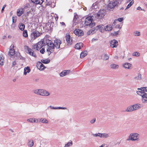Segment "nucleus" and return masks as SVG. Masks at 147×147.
I'll use <instances>...</instances> for the list:
<instances>
[{
    "label": "nucleus",
    "mask_w": 147,
    "mask_h": 147,
    "mask_svg": "<svg viewBox=\"0 0 147 147\" xmlns=\"http://www.w3.org/2000/svg\"><path fill=\"white\" fill-rule=\"evenodd\" d=\"M84 24L86 26H89V27L92 28L95 26V23L91 17H88L85 20Z\"/></svg>",
    "instance_id": "f257e3e1"
},
{
    "label": "nucleus",
    "mask_w": 147,
    "mask_h": 147,
    "mask_svg": "<svg viewBox=\"0 0 147 147\" xmlns=\"http://www.w3.org/2000/svg\"><path fill=\"white\" fill-rule=\"evenodd\" d=\"M121 1L115 0L114 1H111L108 4L107 9L109 10H113L115 6L121 3Z\"/></svg>",
    "instance_id": "f03ea898"
},
{
    "label": "nucleus",
    "mask_w": 147,
    "mask_h": 147,
    "mask_svg": "<svg viewBox=\"0 0 147 147\" xmlns=\"http://www.w3.org/2000/svg\"><path fill=\"white\" fill-rule=\"evenodd\" d=\"M40 35V32L36 30H33L32 31L31 38L32 40H34L38 37Z\"/></svg>",
    "instance_id": "7ed1b4c3"
},
{
    "label": "nucleus",
    "mask_w": 147,
    "mask_h": 147,
    "mask_svg": "<svg viewBox=\"0 0 147 147\" xmlns=\"http://www.w3.org/2000/svg\"><path fill=\"white\" fill-rule=\"evenodd\" d=\"M106 13V12L105 10H100L97 14L98 18L99 19H102L104 17Z\"/></svg>",
    "instance_id": "20e7f679"
},
{
    "label": "nucleus",
    "mask_w": 147,
    "mask_h": 147,
    "mask_svg": "<svg viewBox=\"0 0 147 147\" xmlns=\"http://www.w3.org/2000/svg\"><path fill=\"white\" fill-rule=\"evenodd\" d=\"M109 43L110 47L112 48H116L118 45V41L115 39L110 40Z\"/></svg>",
    "instance_id": "39448f33"
},
{
    "label": "nucleus",
    "mask_w": 147,
    "mask_h": 147,
    "mask_svg": "<svg viewBox=\"0 0 147 147\" xmlns=\"http://www.w3.org/2000/svg\"><path fill=\"white\" fill-rule=\"evenodd\" d=\"M139 136L140 135L137 133H131L130 134V137H131L133 138V141L139 140Z\"/></svg>",
    "instance_id": "423d86ee"
},
{
    "label": "nucleus",
    "mask_w": 147,
    "mask_h": 147,
    "mask_svg": "<svg viewBox=\"0 0 147 147\" xmlns=\"http://www.w3.org/2000/svg\"><path fill=\"white\" fill-rule=\"evenodd\" d=\"M54 47H56L57 49H59L60 48V45L61 43V41L59 39H56L54 41Z\"/></svg>",
    "instance_id": "0eeeda50"
},
{
    "label": "nucleus",
    "mask_w": 147,
    "mask_h": 147,
    "mask_svg": "<svg viewBox=\"0 0 147 147\" xmlns=\"http://www.w3.org/2000/svg\"><path fill=\"white\" fill-rule=\"evenodd\" d=\"M74 33L78 36H82L84 34L82 30L79 29H75L74 31Z\"/></svg>",
    "instance_id": "6e6552de"
},
{
    "label": "nucleus",
    "mask_w": 147,
    "mask_h": 147,
    "mask_svg": "<svg viewBox=\"0 0 147 147\" xmlns=\"http://www.w3.org/2000/svg\"><path fill=\"white\" fill-rule=\"evenodd\" d=\"M27 52L30 55L35 57H36V56L35 53H34V51L30 48L28 46L27 47Z\"/></svg>",
    "instance_id": "1a4fd4ad"
},
{
    "label": "nucleus",
    "mask_w": 147,
    "mask_h": 147,
    "mask_svg": "<svg viewBox=\"0 0 147 147\" xmlns=\"http://www.w3.org/2000/svg\"><path fill=\"white\" fill-rule=\"evenodd\" d=\"M65 38L67 45L68 46L71 45L72 43V40L71 38L70 35H66Z\"/></svg>",
    "instance_id": "9d476101"
},
{
    "label": "nucleus",
    "mask_w": 147,
    "mask_h": 147,
    "mask_svg": "<svg viewBox=\"0 0 147 147\" xmlns=\"http://www.w3.org/2000/svg\"><path fill=\"white\" fill-rule=\"evenodd\" d=\"M36 67L38 69L41 70H43L46 68L45 65L40 61L37 62Z\"/></svg>",
    "instance_id": "9b49d317"
},
{
    "label": "nucleus",
    "mask_w": 147,
    "mask_h": 147,
    "mask_svg": "<svg viewBox=\"0 0 147 147\" xmlns=\"http://www.w3.org/2000/svg\"><path fill=\"white\" fill-rule=\"evenodd\" d=\"M71 73V71L69 70H66L63 71L60 73L59 75L61 77H63Z\"/></svg>",
    "instance_id": "f8f14e48"
},
{
    "label": "nucleus",
    "mask_w": 147,
    "mask_h": 147,
    "mask_svg": "<svg viewBox=\"0 0 147 147\" xmlns=\"http://www.w3.org/2000/svg\"><path fill=\"white\" fill-rule=\"evenodd\" d=\"M24 8L23 7L18 9L17 12V16L19 17L20 16L24 13Z\"/></svg>",
    "instance_id": "ddd939ff"
},
{
    "label": "nucleus",
    "mask_w": 147,
    "mask_h": 147,
    "mask_svg": "<svg viewBox=\"0 0 147 147\" xmlns=\"http://www.w3.org/2000/svg\"><path fill=\"white\" fill-rule=\"evenodd\" d=\"M40 93V95L43 96H47L50 95V93L48 91L43 89H41Z\"/></svg>",
    "instance_id": "4468645a"
},
{
    "label": "nucleus",
    "mask_w": 147,
    "mask_h": 147,
    "mask_svg": "<svg viewBox=\"0 0 147 147\" xmlns=\"http://www.w3.org/2000/svg\"><path fill=\"white\" fill-rule=\"evenodd\" d=\"M123 67L127 69H131L132 68V65L129 63H124L123 65Z\"/></svg>",
    "instance_id": "2eb2a0df"
},
{
    "label": "nucleus",
    "mask_w": 147,
    "mask_h": 147,
    "mask_svg": "<svg viewBox=\"0 0 147 147\" xmlns=\"http://www.w3.org/2000/svg\"><path fill=\"white\" fill-rule=\"evenodd\" d=\"M141 96L142 102L144 103H146L147 102V94L145 92Z\"/></svg>",
    "instance_id": "dca6fc26"
},
{
    "label": "nucleus",
    "mask_w": 147,
    "mask_h": 147,
    "mask_svg": "<svg viewBox=\"0 0 147 147\" xmlns=\"http://www.w3.org/2000/svg\"><path fill=\"white\" fill-rule=\"evenodd\" d=\"M45 41L44 40H42V41L41 40V41L38 42L37 43V45L38 47V49L37 50H38L40 49L45 44L44 43Z\"/></svg>",
    "instance_id": "f3484780"
},
{
    "label": "nucleus",
    "mask_w": 147,
    "mask_h": 147,
    "mask_svg": "<svg viewBox=\"0 0 147 147\" xmlns=\"http://www.w3.org/2000/svg\"><path fill=\"white\" fill-rule=\"evenodd\" d=\"M98 27V30L101 32H103L105 30V26L104 25L101 24L97 26Z\"/></svg>",
    "instance_id": "a211bd4d"
},
{
    "label": "nucleus",
    "mask_w": 147,
    "mask_h": 147,
    "mask_svg": "<svg viewBox=\"0 0 147 147\" xmlns=\"http://www.w3.org/2000/svg\"><path fill=\"white\" fill-rule=\"evenodd\" d=\"M11 49H10L8 53V55L10 56H13L15 54V51L14 49V46H13Z\"/></svg>",
    "instance_id": "6ab92c4d"
},
{
    "label": "nucleus",
    "mask_w": 147,
    "mask_h": 147,
    "mask_svg": "<svg viewBox=\"0 0 147 147\" xmlns=\"http://www.w3.org/2000/svg\"><path fill=\"white\" fill-rule=\"evenodd\" d=\"M31 1L36 4L41 5L43 2V0H31Z\"/></svg>",
    "instance_id": "aec40b11"
},
{
    "label": "nucleus",
    "mask_w": 147,
    "mask_h": 147,
    "mask_svg": "<svg viewBox=\"0 0 147 147\" xmlns=\"http://www.w3.org/2000/svg\"><path fill=\"white\" fill-rule=\"evenodd\" d=\"M83 47V44L82 43H77L75 45V48L77 49H80Z\"/></svg>",
    "instance_id": "412c9836"
},
{
    "label": "nucleus",
    "mask_w": 147,
    "mask_h": 147,
    "mask_svg": "<svg viewBox=\"0 0 147 147\" xmlns=\"http://www.w3.org/2000/svg\"><path fill=\"white\" fill-rule=\"evenodd\" d=\"M133 107L134 111L136 110L141 107V104H136L132 105Z\"/></svg>",
    "instance_id": "4be33fe9"
},
{
    "label": "nucleus",
    "mask_w": 147,
    "mask_h": 147,
    "mask_svg": "<svg viewBox=\"0 0 147 147\" xmlns=\"http://www.w3.org/2000/svg\"><path fill=\"white\" fill-rule=\"evenodd\" d=\"M24 75H26L27 73H29L30 72L31 70L29 67L27 66L24 68Z\"/></svg>",
    "instance_id": "5701e85b"
},
{
    "label": "nucleus",
    "mask_w": 147,
    "mask_h": 147,
    "mask_svg": "<svg viewBox=\"0 0 147 147\" xmlns=\"http://www.w3.org/2000/svg\"><path fill=\"white\" fill-rule=\"evenodd\" d=\"M112 25H108L105 27V30L106 31H110L113 29Z\"/></svg>",
    "instance_id": "b1692460"
},
{
    "label": "nucleus",
    "mask_w": 147,
    "mask_h": 147,
    "mask_svg": "<svg viewBox=\"0 0 147 147\" xmlns=\"http://www.w3.org/2000/svg\"><path fill=\"white\" fill-rule=\"evenodd\" d=\"M133 109V107L132 105H131L127 107L125 111L127 112H132L134 111V109Z\"/></svg>",
    "instance_id": "393cba45"
},
{
    "label": "nucleus",
    "mask_w": 147,
    "mask_h": 147,
    "mask_svg": "<svg viewBox=\"0 0 147 147\" xmlns=\"http://www.w3.org/2000/svg\"><path fill=\"white\" fill-rule=\"evenodd\" d=\"M28 145L29 146L32 147L33 146L34 144V142L33 140L30 139L28 140Z\"/></svg>",
    "instance_id": "a878e982"
},
{
    "label": "nucleus",
    "mask_w": 147,
    "mask_h": 147,
    "mask_svg": "<svg viewBox=\"0 0 147 147\" xmlns=\"http://www.w3.org/2000/svg\"><path fill=\"white\" fill-rule=\"evenodd\" d=\"M87 54V51H85L82 52L80 54V57L81 58H83L86 56Z\"/></svg>",
    "instance_id": "bb28decb"
},
{
    "label": "nucleus",
    "mask_w": 147,
    "mask_h": 147,
    "mask_svg": "<svg viewBox=\"0 0 147 147\" xmlns=\"http://www.w3.org/2000/svg\"><path fill=\"white\" fill-rule=\"evenodd\" d=\"M41 89H37L34 91V92L35 94L37 95H40V92Z\"/></svg>",
    "instance_id": "cd10ccee"
},
{
    "label": "nucleus",
    "mask_w": 147,
    "mask_h": 147,
    "mask_svg": "<svg viewBox=\"0 0 147 147\" xmlns=\"http://www.w3.org/2000/svg\"><path fill=\"white\" fill-rule=\"evenodd\" d=\"M73 142L71 140H70L67 144H66L64 147H68L72 145Z\"/></svg>",
    "instance_id": "c85d7f7f"
},
{
    "label": "nucleus",
    "mask_w": 147,
    "mask_h": 147,
    "mask_svg": "<svg viewBox=\"0 0 147 147\" xmlns=\"http://www.w3.org/2000/svg\"><path fill=\"white\" fill-rule=\"evenodd\" d=\"M19 27L20 29L22 31H23L25 28L24 25L22 23L20 24Z\"/></svg>",
    "instance_id": "c756f323"
},
{
    "label": "nucleus",
    "mask_w": 147,
    "mask_h": 147,
    "mask_svg": "<svg viewBox=\"0 0 147 147\" xmlns=\"http://www.w3.org/2000/svg\"><path fill=\"white\" fill-rule=\"evenodd\" d=\"M134 1L133 0H132L127 5L126 8L125 9V10H126V9H128L134 3Z\"/></svg>",
    "instance_id": "7c9ffc66"
},
{
    "label": "nucleus",
    "mask_w": 147,
    "mask_h": 147,
    "mask_svg": "<svg viewBox=\"0 0 147 147\" xmlns=\"http://www.w3.org/2000/svg\"><path fill=\"white\" fill-rule=\"evenodd\" d=\"M134 79L136 80H140L141 79V75L140 74H138V75L134 77Z\"/></svg>",
    "instance_id": "2f4dec72"
},
{
    "label": "nucleus",
    "mask_w": 147,
    "mask_h": 147,
    "mask_svg": "<svg viewBox=\"0 0 147 147\" xmlns=\"http://www.w3.org/2000/svg\"><path fill=\"white\" fill-rule=\"evenodd\" d=\"M110 67L112 69H116L118 68L119 66L118 65H116L115 64H112L110 65Z\"/></svg>",
    "instance_id": "473e14b6"
},
{
    "label": "nucleus",
    "mask_w": 147,
    "mask_h": 147,
    "mask_svg": "<svg viewBox=\"0 0 147 147\" xmlns=\"http://www.w3.org/2000/svg\"><path fill=\"white\" fill-rule=\"evenodd\" d=\"M42 62L45 64H48L49 63L50 61V60L49 59H42L41 60Z\"/></svg>",
    "instance_id": "72a5a7b5"
},
{
    "label": "nucleus",
    "mask_w": 147,
    "mask_h": 147,
    "mask_svg": "<svg viewBox=\"0 0 147 147\" xmlns=\"http://www.w3.org/2000/svg\"><path fill=\"white\" fill-rule=\"evenodd\" d=\"M138 90H140L141 91H143L144 92H147V87H141L140 88H138Z\"/></svg>",
    "instance_id": "f704fd0d"
},
{
    "label": "nucleus",
    "mask_w": 147,
    "mask_h": 147,
    "mask_svg": "<svg viewBox=\"0 0 147 147\" xmlns=\"http://www.w3.org/2000/svg\"><path fill=\"white\" fill-rule=\"evenodd\" d=\"M40 121L44 123H47L48 121L46 119L41 118L40 119Z\"/></svg>",
    "instance_id": "c9c22d12"
},
{
    "label": "nucleus",
    "mask_w": 147,
    "mask_h": 147,
    "mask_svg": "<svg viewBox=\"0 0 147 147\" xmlns=\"http://www.w3.org/2000/svg\"><path fill=\"white\" fill-rule=\"evenodd\" d=\"M137 94L139 95L142 96L143 94L145 92H144L143 91H138L136 92Z\"/></svg>",
    "instance_id": "e433bc0d"
},
{
    "label": "nucleus",
    "mask_w": 147,
    "mask_h": 147,
    "mask_svg": "<svg viewBox=\"0 0 147 147\" xmlns=\"http://www.w3.org/2000/svg\"><path fill=\"white\" fill-rule=\"evenodd\" d=\"M109 136V134L107 133H102V138H107Z\"/></svg>",
    "instance_id": "4c0bfd02"
},
{
    "label": "nucleus",
    "mask_w": 147,
    "mask_h": 147,
    "mask_svg": "<svg viewBox=\"0 0 147 147\" xmlns=\"http://www.w3.org/2000/svg\"><path fill=\"white\" fill-rule=\"evenodd\" d=\"M49 47H50L51 49H55L54 47V43L52 42L50 43H49V45H48Z\"/></svg>",
    "instance_id": "58836bf2"
},
{
    "label": "nucleus",
    "mask_w": 147,
    "mask_h": 147,
    "mask_svg": "<svg viewBox=\"0 0 147 147\" xmlns=\"http://www.w3.org/2000/svg\"><path fill=\"white\" fill-rule=\"evenodd\" d=\"M23 36L25 38L28 37L27 31L26 30H24L23 31Z\"/></svg>",
    "instance_id": "ea45409f"
},
{
    "label": "nucleus",
    "mask_w": 147,
    "mask_h": 147,
    "mask_svg": "<svg viewBox=\"0 0 147 147\" xmlns=\"http://www.w3.org/2000/svg\"><path fill=\"white\" fill-rule=\"evenodd\" d=\"M17 57L18 59H22L23 57L20 55V53H17L16 54Z\"/></svg>",
    "instance_id": "a19ab883"
},
{
    "label": "nucleus",
    "mask_w": 147,
    "mask_h": 147,
    "mask_svg": "<svg viewBox=\"0 0 147 147\" xmlns=\"http://www.w3.org/2000/svg\"><path fill=\"white\" fill-rule=\"evenodd\" d=\"M90 30L94 34L98 30V27L97 26L94 28H92Z\"/></svg>",
    "instance_id": "79ce46f5"
},
{
    "label": "nucleus",
    "mask_w": 147,
    "mask_h": 147,
    "mask_svg": "<svg viewBox=\"0 0 147 147\" xmlns=\"http://www.w3.org/2000/svg\"><path fill=\"white\" fill-rule=\"evenodd\" d=\"M133 56L138 57L140 55V53L138 52H135L133 53Z\"/></svg>",
    "instance_id": "37998d69"
},
{
    "label": "nucleus",
    "mask_w": 147,
    "mask_h": 147,
    "mask_svg": "<svg viewBox=\"0 0 147 147\" xmlns=\"http://www.w3.org/2000/svg\"><path fill=\"white\" fill-rule=\"evenodd\" d=\"M27 121L30 122H36V121L34 118H30L27 119Z\"/></svg>",
    "instance_id": "c03bdc74"
},
{
    "label": "nucleus",
    "mask_w": 147,
    "mask_h": 147,
    "mask_svg": "<svg viewBox=\"0 0 147 147\" xmlns=\"http://www.w3.org/2000/svg\"><path fill=\"white\" fill-rule=\"evenodd\" d=\"M17 16H13L12 17V22L13 23H15L16 22Z\"/></svg>",
    "instance_id": "a18cd8bd"
},
{
    "label": "nucleus",
    "mask_w": 147,
    "mask_h": 147,
    "mask_svg": "<svg viewBox=\"0 0 147 147\" xmlns=\"http://www.w3.org/2000/svg\"><path fill=\"white\" fill-rule=\"evenodd\" d=\"M109 56L107 54H105L104 55V58L103 59L105 61L108 59L109 58Z\"/></svg>",
    "instance_id": "49530a36"
},
{
    "label": "nucleus",
    "mask_w": 147,
    "mask_h": 147,
    "mask_svg": "<svg viewBox=\"0 0 147 147\" xmlns=\"http://www.w3.org/2000/svg\"><path fill=\"white\" fill-rule=\"evenodd\" d=\"M134 34L135 36H140V32L138 31H136Z\"/></svg>",
    "instance_id": "de8ad7c7"
},
{
    "label": "nucleus",
    "mask_w": 147,
    "mask_h": 147,
    "mask_svg": "<svg viewBox=\"0 0 147 147\" xmlns=\"http://www.w3.org/2000/svg\"><path fill=\"white\" fill-rule=\"evenodd\" d=\"M16 27V24L15 23H12L11 25V28L12 29H15Z\"/></svg>",
    "instance_id": "09e8293b"
},
{
    "label": "nucleus",
    "mask_w": 147,
    "mask_h": 147,
    "mask_svg": "<svg viewBox=\"0 0 147 147\" xmlns=\"http://www.w3.org/2000/svg\"><path fill=\"white\" fill-rule=\"evenodd\" d=\"M38 47L37 44H34L32 46V49H36L37 50L38 49Z\"/></svg>",
    "instance_id": "8fccbe9b"
},
{
    "label": "nucleus",
    "mask_w": 147,
    "mask_h": 147,
    "mask_svg": "<svg viewBox=\"0 0 147 147\" xmlns=\"http://www.w3.org/2000/svg\"><path fill=\"white\" fill-rule=\"evenodd\" d=\"M67 108L66 107H56V109H66Z\"/></svg>",
    "instance_id": "3c124183"
},
{
    "label": "nucleus",
    "mask_w": 147,
    "mask_h": 147,
    "mask_svg": "<svg viewBox=\"0 0 147 147\" xmlns=\"http://www.w3.org/2000/svg\"><path fill=\"white\" fill-rule=\"evenodd\" d=\"M52 41L49 39H46V43L47 44V45L48 46L49 44V43H50Z\"/></svg>",
    "instance_id": "603ef678"
},
{
    "label": "nucleus",
    "mask_w": 147,
    "mask_h": 147,
    "mask_svg": "<svg viewBox=\"0 0 147 147\" xmlns=\"http://www.w3.org/2000/svg\"><path fill=\"white\" fill-rule=\"evenodd\" d=\"M87 34L88 35H91L93 34V33L91 30H90L87 32Z\"/></svg>",
    "instance_id": "864d4df0"
},
{
    "label": "nucleus",
    "mask_w": 147,
    "mask_h": 147,
    "mask_svg": "<svg viewBox=\"0 0 147 147\" xmlns=\"http://www.w3.org/2000/svg\"><path fill=\"white\" fill-rule=\"evenodd\" d=\"M119 31L116 32H115L113 33H112V34L113 36H115L118 35L119 34Z\"/></svg>",
    "instance_id": "5fc2aeb1"
},
{
    "label": "nucleus",
    "mask_w": 147,
    "mask_h": 147,
    "mask_svg": "<svg viewBox=\"0 0 147 147\" xmlns=\"http://www.w3.org/2000/svg\"><path fill=\"white\" fill-rule=\"evenodd\" d=\"M60 23L61 24V25L63 27V28H65L66 26V25L65 23L64 22H60Z\"/></svg>",
    "instance_id": "6e6d98bb"
},
{
    "label": "nucleus",
    "mask_w": 147,
    "mask_h": 147,
    "mask_svg": "<svg viewBox=\"0 0 147 147\" xmlns=\"http://www.w3.org/2000/svg\"><path fill=\"white\" fill-rule=\"evenodd\" d=\"M4 59V58L3 56V55L2 54H0V60L1 61L2 59Z\"/></svg>",
    "instance_id": "4d7b16f0"
},
{
    "label": "nucleus",
    "mask_w": 147,
    "mask_h": 147,
    "mask_svg": "<svg viewBox=\"0 0 147 147\" xmlns=\"http://www.w3.org/2000/svg\"><path fill=\"white\" fill-rule=\"evenodd\" d=\"M30 13V11H28L26 13H25L24 15L25 16H27L29 15Z\"/></svg>",
    "instance_id": "13d9d810"
},
{
    "label": "nucleus",
    "mask_w": 147,
    "mask_h": 147,
    "mask_svg": "<svg viewBox=\"0 0 147 147\" xmlns=\"http://www.w3.org/2000/svg\"><path fill=\"white\" fill-rule=\"evenodd\" d=\"M4 62V59L2 60L1 61L0 60V65H1V66L3 65Z\"/></svg>",
    "instance_id": "bf43d9fd"
},
{
    "label": "nucleus",
    "mask_w": 147,
    "mask_h": 147,
    "mask_svg": "<svg viewBox=\"0 0 147 147\" xmlns=\"http://www.w3.org/2000/svg\"><path fill=\"white\" fill-rule=\"evenodd\" d=\"M95 121H96V119H93L92 120H91L90 121V123L91 124H93Z\"/></svg>",
    "instance_id": "052dcab7"
},
{
    "label": "nucleus",
    "mask_w": 147,
    "mask_h": 147,
    "mask_svg": "<svg viewBox=\"0 0 147 147\" xmlns=\"http://www.w3.org/2000/svg\"><path fill=\"white\" fill-rule=\"evenodd\" d=\"M117 21H118L119 22H121L123 20V18H119L118 19Z\"/></svg>",
    "instance_id": "680f3d73"
},
{
    "label": "nucleus",
    "mask_w": 147,
    "mask_h": 147,
    "mask_svg": "<svg viewBox=\"0 0 147 147\" xmlns=\"http://www.w3.org/2000/svg\"><path fill=\"white\" fill-rule=\"evenodd\" d=\"M40 53H41L42 54H43L44 52H45V50L44 49L42 48L40 51Z\"/></svg>",
    "instance_id": "e2e57ef3"
},
{
    "label": "nucleus",
    "mask_w": 147,
    "mask_h": 147,
    "mask_svg": "<svg viewBox=\"0 0 147 147\" xmlns=\"http://www.w3.org/2000/svg\"><path fill=\"white\" fill-rule=\"evenodd\" d=\"M133 138H132L131 137H130V135L129 136V137H128V138H127L126 140L127 141H130V140H131V141H132V139Z\"/></svg>",
    "instance_id": "0e129e2a"
},
{
    "label": "nucleus",
    "mask_w": 147,
    "mask_h": 147,
    "mask_svg": "<svg viewBox=\"0 0 147 147\" xmlns=\"http://www.w3.org/2000/svg\"><path fill=\"white\" fill-rule=\"evenodd\" d=\"M98 136L100 138H102V133H98Z\"/></svg>",
    "instance_id": "69168bd1"
},
{
    "label": "nucleus",
    "mask_w": 147,
    "mask_h": 147,
    "mask_svg": "<svg viewBox=\"0 0 147 147\" xmlns=\"http://www.w3.org/2000/svg\"><path fill=\"white\" fill-rule=\"evenodd\" d=\"M5 5H4L3 6L2 9H1V12H3V11H4V8H5Z\"/></svg>",
    "instance_id": "338daca9"
},
{
    "label": "nucleus",
    "mask_w": 147,
    "mask_h": 147,
    "mask_svg": "<svg viewBox=\"0 0 147 147\" xmlns=\"http://www.w3.org/2000/svg\"><path fill=\"white\" fill-rule=\"evenodd\" d=\"M16 64V62L15 61H13L12 62V66H14Z\"/></svg>",
    "instance_id": "774afa93"
}]
</instances>
